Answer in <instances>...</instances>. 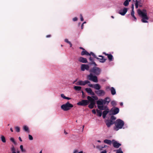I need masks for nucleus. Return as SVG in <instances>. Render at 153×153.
Listing matches in <instances>:
<instances>
[{"label":"nucleus","mask_w":153,"mask_h":153,"mask_svg":"<svg viewBox=\"0 0 153 153\" xmlns=\"http://www.w3.org/2000/svg\"><path fill=\"white\" fill-rule=\"evenodd\" d=\"M131 0H126L123 3V5L125 6H128L129 4V2H130Z\"/></svg>","instance_id":"28"},{"label":"nucleus","mask_w":153,"mask_h":153,"mask_svg":"<svg viewBox=\"0 0 153 153\" xmlns=\"http://www.w3.org/2000/svg\"><path fill=\"white\" fill-rule=\"evenodd\" d=\"M111 87H110V86H107L106 87V90L107 91H108L109 90H110V89Z\"/></svg>","instance_id":"45"},{"label":"nucleus","mask_w":153,"mask_h":153,"mask_svg":"<svg viewBox=\"0 0 153 153\" xmlns=\"http://www.w3.org/2000/svg\"><path fill=\"white\" fill-rule=\"evenodd\" d=\"M107 146L106 145H105L104 146H102L101 147H102V148H103L106 147Z\"/></svg>","instance_id":"58"},{"label":"nucleus","mask_w":153,"mask_h":153,"mask_svg":"<svg viewBox=\"0 0 153 153\" xmlns=\"http://www.w3.org/2000/svg\"><path fill=\"white\" fill-rule=\"evenodd\" d=\"M84 126H83V127H82V131H83V129H84Z\"/></svg>","instance_id":"63"},{"label":"nucleus","mask_w":153,"mask_h":153,"mask_svg":"<svg viewBox=\"0 0 153 153\" xmlns=\"http://www.w3.org/2000/svg\"><path fill=\"white\" fill-rule=\"evenodd\" d=\"M65 42L68 44H69L70 45V47H71L72 46V44L71 42L68 40V39H65Z\"/></svg>","instance_id":"32"},{"label":"nucleus","mask_w":153,"mask_h":153,"mask_svg":"<svg viewBox=\"0 0 153 153\" xmlns=\"http://www.w3.org/2000/svg\"><path fill=\"white\" fill-rule=\"evenodd\" d=\"M131 12H133V11H134V5H133V4H132V6H131Z\"/></svg>","instance_id":"48"},{"label":"nucleus","mask_w":153,"mask_h":153,"mask_svg":"<svg viewBox=\"0 0 153 153\" xmlns=\"http://www.w3.org/2000/svg\"><path fill=\"white\" fill-rule=\"evenodd\" d=\"M88 82L87 83V84H88V85L91 87H92V88H93V86H94V85L91 84L90 83V81H88Z\"/></svg>","instance_id":"42"},{"label":"nucleus","mask_w":153,"mask_h":153,"mask_svg":"<svg viewBox=\"0 0 153 153\" xmlns=\"http://www.w3.org/2000/svg\"><path fill=\"white\" fill-rule=\"evenodd\" d=\"M87 77L90 80L92 81L95 82H98L97 76H93V74L91 73L89 75L87 76Z\"/></svg>","instance_id":"8"},{"label":"nucleus","mask_w":153,"mask_h":153,"mask_svg":"<svg viewBox=\"0 0 153 153\" xmlns=\"http://www.w3.org/2000/svg\"><path fill=\"white\" fill-rule=\"evenodd\" d=\"M96 111L97 113V115L100 117H101L102 115V111L97 109H96Z\"/></svg>","instance_id":"29"},{"label":"nucleus","mask_w":153,"mask_h":153,"mask_svg":"<svg viewBox=\"0 0 153 153\" xmlns=\"http://www.w3.org/2000/svg\"><path fill=\"white\" fill-rule=\"evenodd\" d=\"M92 113L94 114L96 113V112L95 109L92 110Z\"/></svg>","instance_id":"50"},{"label":"nucleus","mask_w":153,"mask_h":153,"mask_svg":"<svg viewBox=\"0 0 153 153\" xmlns=\"http://www.w3.org/2000/svg\"><path fill=\"white\" fill-rule=\"evenodd\" d=\"M144 2L143 0H136L135 3H137V4L139 5V7H142Z\"/></svg>","instance_id":"19"},{"label":"nucleus","mask_w":153,"mask_h":153,"mask_svg":"<svg viewBox=\"0 0 153 153\" xmlns=\"http://www.w3.org/2000/svg\"><path fill=\"white\" fill-rule=\"evenodd\" d=\"M73 106L74 105L73 104L68 102L65 103L62 105L61 108L64 111H66L70 110Z\"/></svg>","instance_id":"4"},{"label":"nucleus","mask_w":153,"mask_h":153,"mask_svg":"<svg viewBox=\"0 0 153 153\" xmlns=\"http://www.w3.org/2000/svg\"><path fill=\"white\" fill-rule=\"evenodd\" d=\"M51 37V35H47L46 36V37H47V38L50 37Z\"/></svg>","instance_id":"54"},{"label":"nucleus","mask_w":153,"mask_h":153,"mask_svg":"<svg viewBox=\"0 0 153 153\" xmlns=\"http://www.w3.org/2000/svg\"><path fill=\"white\" fill-rule=\"evenodd\" d=\"M135 7L136 8H137L138 7V6H139V5L137 4V3H135Z\"/></svg>","instance_id":"47"},{"label":"nucleus","mask_w":153,"mask_h":153,"mask_svg":"<svg viewBox=\"0 0 153 153\" xmlns=\"http://www.w3.org/2000/svg\"><path fill=\"white\" fill-rule=\"evenodd\" d=\"M89 71L92 74L98 75L100 74L101 70L98 67H94L91 70H90Z\"/></svg>","instance_id":"6"},{"label":"nucleus","mask_w":153,"mask_h":153,"mask_svg":"<svg viewBox=\"0 0 153 153\" xmlns=\"http://www.w3.org/2000/svg\"><path fill=\"white\" fill-rule=\"evenodd\" d=\"M95 92L99 96H103L105 94V91L102 90H100L97 91H96Z\"/></svg>","instance_id":"13"},{"label":"nucleus","mask_w":153,"mask_h":153,"mask_svg":"<svg viewBox=\"0 0 153 153\" xmlns=\"http://www.w3.org/2000/svg\"><path fill=\"white\" fill-rule=\"evenodd\" d=\"M111 104L113 106H115L117 105V103L116 101L114 100L112 101L111 102Z\"/></svg>","instance_id":"38"},{"label":"nucleus","mask_w":153,"mask_h":153,"mask_svg":"<svg viewBox=\"0 0 153 153\" xmlns=\"http://www.w3.org/2000/svg\"><path fill=\"white\" fill-rule=\"evenodd\" d=\"M23 129L25 131L27 132H29V128L27 126H24L23 127Z\"/></svg>","instance_id":"27"},{"label":"nucleus","mask_w":153,"mask_h":153,"mask_svg":"<svg viewBox=\"0 0 153 153\" xmlns=\"http://www.w3.org/2000/svg\"><path fill=\"white\" fill-rule=\"evenodd\" d=\"M20 148L21 149V150L22 152H26V150L25 149L23 148V146L22 145H21L20 146Z\"/></svg>","instance_id":"34"},{"label":"nucleus","mask_w":153,"mask_h":153,"mask_svg":"<svg viewBox=\"0 0 153 153\" xmlns=\"http://www.w3.org/2000/svg\"><path fill=\"white\" fill-rule=\"evenodd\" d=\"M88 82H89L88 81V80H86L84 81L79 80L77 82L76 84L77 85L84 86L87 84V83Z\"/></svg>","instance_id":"11"},{"label":"nucleus","mask_w":153,"mask_h":153,"mask_svg":"<svg viewBox=\"0 0 153 153\" xmlns=\"http://www.w3.org/2000/svg\"><path fill=\"white\" fill-rule=\"evenodd\" d=\"M103 53L106 56H108L109 54L106 53L105 52H103Z\"/></svg>","instance_id":"57"},{"label":"nucleus","mask_w":153,"mask_h":153,"mask_svg":"<svg viewBox=\"0 0 153 153\" xmlns=\"http://www.w3.org/2000/svg\"><path fill=\"white\" fill-rule=\"evenodd\" d=\"M28 137L30 140H33V137L31 135L29 134L28 135Z\"/></svg>","instance_id":"44"},{"label":"nucleus","mask_w":153,"mask_h":153,"mask_svg":"<svg viewBox=\"0 0 153 153\" xmlns=\"http://www.w3.org/2000/svg\"><path fill=\"white\" fill-rule=\"evenodd\" d=\"M84 25L83 23H82L81 26V28L82 29L83 28Z\"/></svg>","instance_id":"52"},{"label":"nucleus","mask_w":153,"mask_h":153,"mask_svg":"<svg viewBox=\"0 0 153 153\" xmlns=\"http://www.w3.org/2000/svg\"><path fill=\"white\" fill-rule=\"evenodd\" d=\"M89 69V66L88 65L83 64L81 65V70L82 71H84L85 70L88 71Z\"/></svg>","instance_id":"12"},{"label":"nucleus","mask_w":153,"mask_h":153,"mask_svg":"<svg viewBox=\"0 0 153 153\" xmlns=\"http://www.w3.org/2000/svg\"><path fill=\"white\" fill-rule=\"evenodd\" d=\"M104 142L105 143L109 145H111L112 142V140L111 141L110 140L105 139L104 140Z\"/></svg>","instance_id":"24"},{"label":"nucleus","mask_w":153,"mask_h":153,"mask_svg":"<svg viewBox=\"0 0 153 153\" xmlns=\"http://www.w3.org/2000/svg\"><path fill=\"white\" fill-rule=\"evenodd\" d=\"M134 11L131 12V16L134 18V20L136 21L137 20V18L136 17L134 16Z\"/></svg>","instance_id":"33"},{"label":"nucleus","mask_w":153,"mask_h":153,"mask_svg":"<svg viewBox=\"0 0 153 153\" xmlns=\"http://www.w3.org/2000/svg\"><path fill=\"white\" fill-rule=\"evenodd\" d=\"M124 124V122L123 120L120 119H117L115 123V126L116 127V130L117 131L119 129L122 128Z\"/></svg>","instance_id":"5"},{"label":"nucleus","mask_w":153,"mask_h":153,"mask_svg":"<svg viewBox=\"0 0 153 153\" xmlns=\"http://www.w3.org/2000/svg\"><path fill=\"white\" fill-rule=\"evenodd\" d=\"M15 128L17 132H19L20 131V128L19 127H15Z\"/></svg>","instance_id":"39"},{"label":"nucleus","mask_w":153,"mask_h":153,"mask_svg":"<svg viewBox=\"0 0 153 153\" xmlns=\"http://www.w3.org/2000/svg\"><path fill=\"white\" fill-rule=\"evenodd\" d=\"M86 91L88 94H90L93 95V96H95V94L93 92L92 90L89 88H86L85 89Z\"/></svg>","instance_id":"17"},{"label":"nucleus","mask_w":153,"mask_h":153,"mask_svg":"<svg viewBox=\"0 0 153 153\" xmlns=\"http://www.w3.org/2000/svg\"><path fill=\"white\" fill-rule=\"evenodd\" d=\"M88 82L87 83V84H88V85L91 87H92V88H93V86H94V85L91 84L90 83V81H88Z\"/></svg>","instance_id":"41"},{"label":"nucleus","mask_w":153,"mask_h":153,"mask_svg":"<svg viewBox=\"0 0 153 153\" xmlns=\"http://www.w3.org/2000/svg\"><path fill=\"white\" fill-rule=\"evenodd\" d=\"M81 55H86L87 56H91V55L94 57H96V56L94 53L91 52L90 53H89L87 51H85V49L81 52Z\"/></svg>","instance_id":"10"},{"label":"nucleus","mask_w":153,"mask_h":153,"mask_svg":"<svg viewBox=\"0 0 153 153\" xmlns=\"http://www.w3.org/2000/svg\"><path fill=\"white\" fill-rule=\"evenodd\" d=\"M78 61L80 62L84 63H86L88 62V61L86 58L82 57H80L79 58Z\"/></svg>","instance_id":"18"},{"label":"nucleus","mask_w":153,"mask_h":153,"mask_svg":"<svg viewBox=\"0 0 153 153\" xmlns=\"http://www.w3.org/2000/svg\"><path fill=\"white\" fill-rule=\"evenodd\" d=\"M92 64H94L95 66L97 65L96 64V63H95V62L94 61L92 62Z\"/></svg>","instance_id":"53"},{"label":"nucleus","mask_w":153,"mask_h":153,"mask_svg":"<svg viewBox=\"0 0 153 153\" xmlns=\"http://www.w3.org/2000/svg\"><path fill=\"white\" fill-rule=\"evenodd\" d=\"M87 99L90 103L88 106V107L90 109H92L94 107L96 103L95 101L98 100V97L97 96H93L92 97L88 96Z\"/></svg>","instance_id":"3"},{"label":"nucleus","mask_w":153,"mask_h":153,"mask_svg":"<svg viewBox=\"0 0 153 153\" xmlns=\"http://www.w3.org/2000/svg\"><path fill=\"white\" fill-rule=\"evenodd\" d=\"M113 123L112 121H108L106 123V124L108 127H109Z\"/></svg>","instance_id":"25"},{"label":"nucleus","mask_w":153,"mask_h":153,"mask_svg":"<svg viewBox=\"0 0 153 153\" xmlns=\"http://www.w3.org/2000/svg\"><path fill=\"white\" fill-rule=\"evenodd\" d=\"M10 131H11V132H12L13 131V129H12V128H10Z\"/></svg>","instance_id":"62"},{"label":"nucleus","mask_w":153,"mask_h":153,"mask_svg":"<svg viewBox=\"0 0 153 153\" xmlns=\"http://www.w3.org/2000/svg\"><path fill=\"white\" fill-rule=\"evenodd\" d=\"M127 8L126 7H124L123 10V12H120L119 13L122 16H124L127 12Z\"/></svg>","instance_id":"20"},{"label":"nucleus","mask_w":153,"mask_h":153,"mask_svg":"<svg viewBox=\"0 0 153 153\" xmlns=\"http://www.w3.org/2000/svg\"><path fill=\"white\" fill-rule=\"evenodd\" d=\"M99 57L100 58L97 57L96 56V57L94 58L98 59L100 62L102 63H104L106 59H104V57L102 56L99 55Z\"/></svg>","instance_id":"16"},{"label":"nucleus","mask_w":153,"mask_h":153,"mask_svg":"<svg viewBox=\"0 0 153 153\" xmlns=\"http://www.w3.org/2000/svg\"><path fill=\"white\" fill-rule=\"evenodd\" d=\"M120 105H121V106H122L123 105V103L122 102H120Z\"/></svg>","instance_id":"61"},{"label":"nucleus","mask_w":153,"mask_h":153,"mask_svg":"<svg viewBox=\"0 0 153 153\" xmlns=\"http://www.w3.org/2000/svg\"><path fill=\"white\" fill-rule=\"evenodd\" d=\"M80 20H81V21H83V20H84L83 18V16H82V15L81 14L80 15Z\"/></svg>","instance_id":"46"},{"label":"nucleus","mask_w":153,"mask_h":153,"mask_svg":"<svg viewBox=\"0 0 153 153\" xmlns=\"http://www.w3.org/2000/svg\"><path fill=\"white\" fill-rule=\"evenodd\" d=\"M73 153H83V151H80L79 152L76 149L74 151Z\"/></svg>","instance_id":"37"},{"label":"nucleus","mask_w":153,"mask_h":153,"mask_svg":"<svg viewBox=\"0 0 153 153\" xmlns=\"http://www.w3.org/2000/svg\"><path fill=\"white\" fill-rule=\"evenodd\" d=\"M108 58L110 61H112L113 59V56L111 54H109L107 56Z\"/></svg>","instance_id":"31"},{"label":"nucleus","mask_w":153,"mask_h":153,"mask_svg":"<svg viewBox=\"0 0 153 153\" xmlns=\"http://www.w3.org/2000/svg\"><path fill=\"white\" fill-rule=\"evenodd\" d=\"M119 111V109L118 108L113 107L110 111L109 114L110 115H115L118 114Z\"/></svg>","instance_id":"7"},{"label":"nucleus","mask_w":153,"mask_h":153,"mask_svg":"<svg viewBox=\"0 0 153 153\" xmlns=\"http://www.w3.org/2000/svg\"><path fill=\"white\" fill-rule=\"evenodd\" d=\"M10 140L14 144L16 145V142L15 141L14 138L13 137H11L10 138Z\"/></svg>","instance_id":"35"},{"label":"nucleus","mask_w":153,"mask_h":153,"mask_svg":"<svg viewBox=\"0 0 153 153\" xmlns=\"http://www.w3.org/2000/svg\"><path fill=\"white\" fill-rule=\"evenodd\" d=\"M89 59L92 62L93 59H92V58H91V56L90 57Z\"/></svg>","instance_id":"55"},{"label":"nucleus","mask_w":153,"mask_h":153,"mask_svg":"<svg viewBox=\"0 0 153 153\" xmlns=\"http://www.w3.org/2000/svg\"><path fill=\"white\" fill-rule=\"evenodd\" d=\"M116 118L114 116H111V121H112L113 120H116Z\"/></svg>","instance_id":"43"},{"label":"nucleus","mask_w":153,"mask_h":153,"mask_svg":"<svg viewBox=\"0 0 153 153\" xmlns=\"http://www.w3.org/2000/svg\"><path fill=\"white\" fill-rule=\"evenodd\" d=\"M19 140H20V141L21 142L22 141V140L20 137H19Z\"/></svg>","instance_id":"56"},{"label":"nucleus","mask_w":153,"mask_h":153,"mask_svg":"<svg viewBox=\"0 0 153 153\" xmlns=\"http://www.w3.org/2000/svg\"><path fill=\"white\" fill-rule=\"evenodd\" d=\"M64 133L65 134H68V133L65 131H64Z\"/></svg>","instance_id":"60"},{"label":"nucleus","mask_w":153,"mask_h":153,"mask_svg":"<svg viewBox=\"0 0 153 153\" xmlns=\"http://www.w3.org/2000/svg\"><path fill=\"white\" fill-rule=\"evenodd\" d=\"M61 96L62 98L64 99L67 100H70L71 99V98L65 96V95L63 94H61Z\"/></svg>","instance_id":"26"},{"label":"nucleus","mask_w":153,"mask_h":153,"mask_svg":"<svg viewBox=\"0 0 153 153\" xmlns=\"http://www.w3.org/2000/svg\"><path fill=\"white\" fill-rule=\"evenodd\" d=\"M73 20L74 21H76L77 20V18L76 17H75L73 18Z\"/></svg>","instance_id":"49"},{"label":"nucleus","mask_w":153,"mask_h":153,"mask_svg":"<svg viewBox=\"0 0 153 153\" xmlns=\"http://www.w3.org/2000/svg\"><path fill=\"white\" fill-rule=\"evenodd\" d=\"M110 101V98L109 97H106L104 99H100L97 101V106L100 110H104L107 107L106 106L104 105H108Z\"/></svg>","instance_id":"1"},{"label":"nucleus","mask_w":153,"mask_h":153,"mask_svg":"<svg viewBox=\"0 0 153 153\" xmlns=\"http://www.w3.org/2000/svg\"><path fill=\"white\" fill-rule=\"evenodd\" d=\"M93 88L96 90H99L101 88V86L99 84H97L94 85Z\"/></svg>","instance_id":"22"},{"label":"nucleus","mask_w":153,"mask_h":153,"mask_svg":"<svg viewBox=\"0 0 153 153\" xmlns=\"http://www.w3.org/2000/svg\"><path fill=\"white\" fill-rule=\"evenodd\" d=\"M105 110L102 112V117L104 119L105 118L106 115L110 112V110L108 109V107H107V108L104 110Z\"/></svg>","instance_id":"15"},{"label":"nucleus","mask_w":153,"mask_h":153,"mask_svg":"<svg viewBox=\"0 0 153 153\" xmlns=\"http://www.w3.org/2000/svg\"><path fill=\"white\" fill-rule=\"evenodd\" d=\"M79 48L81 49H82L83 50V51L84 50H85V49L84 48H83L82 47H80Z\"/></svg>","instance_id":"59"},{"label":"nucleus","mask_w":153,"mask_h":153,"mask_svg":"<svg viewBox=\"0 0 153 153\" xmlns=\"http://www.w3.org/2000/svg\"><path fill=\"white\" fill-rule=\"evenodd\" d=\"M11 150L12 152V153H16L15 152V149L13 146L11 147Z\"/></svg>","instance_id":"36"},{"label":"nucleus","mask_w":153,"mask_h":153,"mask_svg":"<svg viewBox=\"0 0 153 153\" xmlns=\"http://www.w3.org/2000/svg\"><path fill=\"white\" fill-rule=\"evenodd\" d=\"M112 143L113 146L116 148H118L121 145V144L114 140H112Z\"/></svg>","instance_id":"14"},{"label":"nucleus","mask_w":153,"mask_h":153,"mask_svg":"<svg viewBox=\"0 0 153 153\" xmlns=\"http://www.w3.org/2000/svg\"><path fill=\"white\" fill-rule=\"evenodd\" d=\"M107 152L106 151V150H105L103 151H102L101 153H106Z\"/></svg>","instance_id":"51"},{"label":"nucleus","mask_w":153,"mask_h":153,"mask_svg":"<svg viewBox=\"0 0 153 153\" xmlns=\"http://www.w3.org/2000/svg\"><path fill=\"white\" fill-rule=\"evenodd\" d=\"M143 11H142L139 9L137 10V12L139 16L142 18L141 22L143 23H147V20L149 19V18L147 16L146 10L145 9H143Z\"/></svg>","instance_id":"2"},{"label":"nucleus","mask_w":153,"mask_h":153,"mask_svg":"<svg viewBox=\"0 0 153 153\" xmlns=\"http://www.w3.org/2000/svg\"><path fill=\"white\" fill-rule=\"evenodd\" d=\"M0 139L3 143H5L6 142L5 137L3 135H0Z\"/></svg>","instance_id":"21"},{"label":"nucleus","mask_w":153,"mask_h":153,"mask_svg":"<svg viewBox=\"0 0 153 153\" xmlns=\"http://www.w3.org/2000/svg\"><path fill=\"white\" fill-rule=\"evenodd\" d=\"M81 87L80 86H75L74 87V89L77 91H79L81 90Z\"/></svg>","instance_id":"30"},{"label":"nucleus","mask_w":153,"mask_h":153,"mask_svg":"<svg viewBox=\"0 0 153 153\" xmlns=\"http://www.w3.org/2000/svg\"><path fill=\"white\" fill-rule=\"evenodd\" d=\"M116 153H123V152L120 148L117 150Z\"/></svg>","instance_id":"40"},{"label":"nucleus","mask_w":153,"mask_h":153,"mask_svg":"<svg viewBox=\"0 0 153 153\" xmlns=\"http://www.w3.org/2000/svg\"><path fill=\"white\" fill-rule=\"evenodd\" d=\"M20 153L19 151H17V153Z\"/></svg>","instance_id":"64"},{"label":"nucleus","mask_w":153,"mask_h":153,"mask_svg":"<svg viewBox=\"0 0 153 153\" xmlns=\"http://www.w3.org/2000/svg\"><path fill=\"white\" fill-rule=\"evenodd\" d=\"M110 91H111V94L112 95H114L116 94V90L114 87H112L110 89Z\"/></svg>","instance_id":"23"},{"label":"nucleus","mask_w":153,"mask_h":153,"mask_svg":"<svg viewBox=\"0 0 153 153\" xmlns=\"http://www.w3.org/2000/svg\"><path fill=\"white\" fill-rule=\"evenodd\" d=\"M89 103V100H83L78 102L77 104L78 105L85 106L87 105Z\"/></svg>","instance_id":"9"}]
</instances>
